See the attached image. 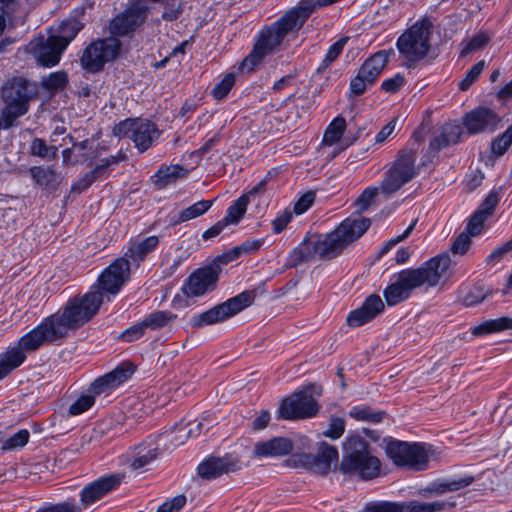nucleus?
Returning a JSON list of instances; mask_svg holds the SVG:
<instances>
[{
	"instance_id": "obj_1",
	"label": "nucleus",
	"mask_w": 512,
	"mask_h": 512,
	"mask_svg": "<svg viewBox=\"0 0 512 512\" xmlns=\"http://www.w3.org/2000/svg\"><path fill=\"white\" fill-rule=\"evenodd\" d=\"M450 263L448 255H438L416 269L400 271L395 281L384 290L387 304L389 306L397 305L406 300L414 289L423 285L436 286L447 275Z\"/></svg>"
},
{
	"instance_id": "obj_2",
	"label": "nucleus",
	"mask_w": 512,
	"mask_h": 512,
	"mask_svg": "<svg viewBox=\"0 0 512 512\" xmlns=\"http://www.w3.org/2000/svg\"><path fill=\"white\" fill-rule=\"evenodd\" d=\"M103 303V293L94 286L83 295L70 298L57 313L50 315L51 320L63 339L69 331H74L89 322Z\"/></svg>"
},
{
	"instance_id": "obj_3",
	"label": "nucleus",
	"mask_w": 512,
	"mask_h": 512,
	"mask_svg": "<svg viewBox=\"0 0 512 512\" xmlns=\"http://www.w3.org/2000/svg\"><path fill=\"white\" fill-rule=\"evenodd\" d=\"M370 226L367 218H347L339 226L313 244V250L320 259H332L352 242L360 238Z\"/></svg>"
},
{
	"instance_id": "obj_4",
	"label": "nucleus",
	"mask_w": 512,
	"mask_h": 512,
	"mask_svg": "<svg viewBox=\"0 0 512 512\" xmlns=\"http://www.w3.org/2000/svg\"><path fill=\"white\" fill-rule=\"evenodd\" d=\"M340 470L343 473L356 474L364 480L375 478L380 473V461L371 455L368 443L356 436L349 438L346 453L342 458Z\"/></svg>"
},
{
	"instance_id": "obj_5",
	"label": "nucleus",
	"mask_w": 512,
	"mask_h": 512,
	"mask_svg": "<svg viewBox=\"0 0 512 512\" xmlns=\"http://www.w3.org/2000/svg\"><path fill=\"white\" fill-rule=\"evenodd\" d=\"M31 98L32 93L26 79L13 77L5 82L1 89V100L4 104L1 120L4 122V129L10 128L16 119L28 112Z\"/></svg>"
},
{
	"instance_id": "obj_6",
	"label": "nucleus",
	"mask_w": 512,
	"mask_h": 512,
	"mask_svg": "<svg viewBox=\"0 0 512 512\" xmlns=\"http://www.w3.org/2000/svg\"><path fill=\"white\" fill-rule=\"evenodd\" d=\"M121 50V41L111 34L88 44L81 52L79 64L86 73L97 74L104 70L106 64L116 60Z\"/></svg>"
},
{
	"instance_id": "obj_7",
	"label": "nucleus",
	"mask_w": 512,
	"mask_h": 512,
	"mask_svg": "<svg viewBox=\"0 0 512 512\" xmlns=\"http://www.w3.org/2000/svg\"><path fill=\"white\" fill-rule=\"evenodd\" d=\"M320 394L321 390L314 385H308L295 391L281 402L277 411L278 418L295 420L314 417L320 408L315 395L319 396Z\"/></svg>"
},
{
	"instance_id": "obj_8",
	"label": "nucleus",
	"mask_w": 512,
	"mask_h": 512,
	"mask_svg": "<svg viewBox=\"0 0 512 512\" xmlns=\"http://www.w3.org/2000/svg\"><path fill=\"white\" fill-rule=\"evenodd\" d=\"M112 133L119 138H129L140 153L150 149L161 135L154 122L142 118L125 119L113 127Z\"/></svg>"
},
{
	"instance_id": "obj_9",
	"label": "nucleus",
	"mask_w": 512,
	"mask_h": 512,
	"mask_svg": "<svg viewBox=\"0 0 512 512\" xmlns=\"http://www.w3.org/2000/svg\"><path fill=\"white\" fill-rule=\"evenodd\" d=\"M416 159V152L412 150L404 149L398 152L380 185L384 195L390 196L396 193L417 175Z\"/></svg>"
},
{
	"instance_id": "obj_10",
	"label": "nucleus",
	"mask_w": 512,
	"mask_h": 512,
	"mask_svg": "<svg viewBox=\"0 0 512 512\" xmlns=\"http://www.w3.org/2000/svg\"><path fill=\"white\" fill-rule=\"evenodd\" d=\"M254 300L253 291H244L205 312L193 315L189 323L193 328H201L223 322L250 306Z\"/></svg>"
},
{
	"instance_id": "obj_11",
	"label": "nucleus",
	"mask_w": 512,
	"mask_h": 512,
	"mask_svg": "<svg viewBox=\"0 0 512 512\" xmlns=\"http://www.w3.org/2000/svg\"><path fill=\"white\" fill-rule=\"evenodd\" d=\"M75 36L76 34H72L70 37L50 34L45 38L39 34L29 43L27 49L40 66L51 68L60 62L63 52Z\"/></svg>"
},
{
	"instance_id": "obj_12",
	"label": "nucleus",
	"mask_w": 512,
	"mask_h": 512,
	"mask_svg": "<svg viewBox=\"0 0 512 512\" xmlns=\"http://www.w3.org/2000/svg\"><path fill=\"white\" fill-rule=\"evenodd\" d=\"M385 451L392 462L399 467H408L416 471L428 468V454L423 444L408 443L390 439Z\"/></svg>"
},
{
	"instance_id": "obj_13",
	"label": "nucleus",
	"mask_w": 512,
	"mask_h": 512,
	"mask_svg": "<svg viewBox=\"0 0 512 512\" xmlns=\"http://www.w3.org/2000/svg\"><path fill=\"white\" fill-rule=\"evenodd\" d=\"M285 34H259L253 49L234 66L240 74H251L260 66L265 57L280 51L283 47Z\"/></svg>"
},
{
	"instance_id": "obj_14",
	"label": "nucleus",
	"mask_w": 512,
	"mask_h": 512,
	"mask_svg": "<svg viewBox=\"0 0 512 512\" xmlns=\"http://www.w3.org/2000/svg\"><path fill=\"white\" fill-rule=\"evenodd\" d=\"M62 340L61 333L50 316H48L35 328L20 337L15 344L27 355V353L37 351L45 343L55 344L60 343Z\"/></svg>"
},
{
	"instance_id": "obj_15",
	"label": "nucleus",
	"mask_w": 512,
	"mask_h": 512,
	"mask_svg": "<svg viewBox=\"0 0 512 512\" xmlns=\"http://www.w3.org/2000/svg\"><path fill=\"white\" fill-rule=\"evenodd\" d=\"M132 269L130 260L119 257L103 270L98 277V285H94V287L102 293L116 295L123 285L129 281Z\"/></svg>"
},
{
	"instance_id": "obj_16",
	"label": "nucleus",
	"mask_w": 512,
	"mask_h": 512,
	"mask_svg": "<svg viewBox=\"0 0 512 512\" xmlns=\"http://www.w3.org/2000/svg\"><path fill=\"white\" fill-rule=\"evenodd\" d=\"M338 457L337 449L323 442L320 444L316 455L307 453L295 454L290 461L296 467H303L318 474H326L330 471L331 465L337 463Z\"/></svg>"
},
{
	"instance_id": "obj_17",
	"label": "nucleus",
	"mask_w": 512,
	"mask_h": 512,
	"mask_svg": "<svg viewBox=\"0 0 512 512\" xmlns=\"http://www.w3.org/2000/svg\"><path fill=\"white\" fill-rule=\"evenodd\" d=\"M219 271L218 265L197 269L186 279L181 292L188 296L199 297L212 291L218 281Z\"/></svg>"
},
{
	"instance_id": "obj_18",
	"label": "nucleus",
	"mask_w": 512,
	"mask_h": 512,
	"mask_svg": "<svg viewBox=\"0 0 512 512\" xmlns=\"http://www.w3.org/2000/svg\"><path fill=\"white\" fill-rule=\"evenodd\" d=\"M396 46L405 64H411L424 58L430 49L429 34H401Z\"/></svg>"
},
{
	"instance_id": "obj_19",
	"label": "nucleus",
	"mask_w": 512,
	"mask_h": 512,
	"mask_svg": "<svg viewBox=\"0 0 512 512\" xmlns=\"http://www.w3.org/2000/svg\"><path fill=\"white\" fill-rule=\"evenodd\" d=\"M135 368L131 363H123L113 371L97 378L89 388V394L95 396L108 394L111 390L128 380L134 373Z\"/></svg>"
},
{
	"instance_id": "obj_20",
	"label": "nucleus",
	"mask_w": 512,
	"mask_h": 512,
	"mask_svg": "<svg viewBox=\"0 0 512 512\" xmlns=\"http://www.w3.org/2000/svg\"><path fill=\"white\" fill-rule=\"evenodd\" d=\"M121 477L115 474L104 476L85 486L80 492V500L84 506L93 504L109 492L116 489Z\"/></svg>"
},
{
	"instance_id": "obj_21",
	"label": "nucleus",
	"mask_w": 512,
	"mask_h": 512,
	"mask_svg": "<svg viewBox=\"0 0 512 512\" xmlns=\"http://www.w3.org/2000/svg\"><path fill=\"white\" fill-rule=\"evenodd\" d=\"M239 463L230 455L223 457H209L198 465V475L205 480L215 479L223 474L234 472Z\"/></svg>"
},
{
	"instance_id": "obj_22",
	"label": "nucleus",
	"mask_w": 512,
	"mask_h": 512,
	"mask_svg": "<svg viewBox=\"0 0 512 512\" xmlns=\"http://www.w3.org/2000/svg\"><path fill=\"white\" fill-rule=\"evenodd\" d=\"M499 122L498 115L488 108L475 109L464 119L465 127L471 134L492 132L497 128Z\"/></svg>"
},
{
	"instance_id": "obj_23",
	"label": "nucleus",
	"mask_w": 512,
	"mask_h": 512,
	"mask_svg": "<svg viewBox=\"0 0 512 512\" xmlns=\"http://www.w3.org/2000/svg\"><path fill=\"white\" fill-rule=\"evenodd\" d=\"M384 310V303L379 295H370L361 307L351 311L347 316L350 327H359L374 319Z\"/></svg>"
},
{
	"instance_id": "obj_24",
	"label": "nucleus",
	"mask_w": 512,
	"mask_h": 512,
	"mask_svg": "<svg viewBox=\"0 0 512 512\" xmlns=\"http://www.w3.org/2000/svg\"><path fill=\"white\" fill-rule=\"evenodd\" d=\"M158 245L159 238L155 235L144 238L138 237L129 242L127 251L122 257L130 260V266L136 269Z\"/></svg>"
},
{
	"instance_id": "obj_25",
	"label": "nucleus",
	"mask_w": 512,
	"mask_h": 512,
	"mask_svg": "<svg viewBox=\"0 0 512 512\" xmlns=\"http://www.w3.org/2000/svg\"><path fill=\"white\" fill-rule=\"evenodd\" d=\"M293 442L286 437H274L254 444L255 458H273L288 455L293 450Z\"/></svg>"
},
{
	"instance_id": "obj_26",
	"label": "nucleus",
	"mask_w": 512,
	"mask_h": 512,
	"mask_svg": "<svg viewBox=\"0 0 512 512\" xmlns=\"http://www.w3.org/2000/svg\"><path fill=\"white\" fill-rule=\"evenodd\" d=\"M474 480L475 478L470 475L437 479L423 488L421 494L423 496H440L449 492H456L468 487Z\"/></svg>"
},
{
	"instance_id": "obj_27",
	"label": "nucleus",
	"mask_w": 512,
	"mask_h": 512,
	"mask_svg": "<svg viewBox=\"0 0 512 512\" xmlns=\"http://www.w3.org/2000/svg\"><path fill=\"white\" fill-rule=\"evenodd\" d=\"M395 56L393 49H384L374 53L360 67L358 72L368 83H374L379 78L383 68Z\"/></svg>"
},
{
	"instance_id": "obj_28",
	"label": "nucleus",
	"mask_w": 512,
	"mask_h": 512,
	"mask_svg": "<svg viewBox=\"0 0 512 512\" xmlns=\"http://www.w3.org/2000/svg\"><path fill=\"white\" fill-rule=\"evenodd\" d=\"M163 436L150 438L134 449L131 466L133 469H143L149 466L158 457L160 451V441Z\"/></svg>"
},
{
	"instance_id": "obj_29",
	"label": "nucleus",
	"mask_w": 512,
	"mask_h": 512,
	"mask_svg": "<svg viewBox=\"0 0 512 512\" xmlns=\"http://www.w3.org/2000/svg\"><path fill=\"white\" fill-rule=\"evenodd\" d=\"M188 170L181 165H162L151 177L154 186L163 189L187 176Z\"/></svg>"
},
{
	"instance_id": "obj_30",
	"label": "nucleus",
	"mask_w": 512,
	"mask_h": 512,
	"mask_svg": "<svg viewBox=\"0 0 512 512\" xmlns=\"http://www.w3.org/2000/svg\"><path fill=\"white\" fill-rule=\"evenodd\" d=\"M26 358L27 355L15 343L8 346L0 354V380L20 367L26 361Z\"/></svg>"
},
{
	"instance_id": "obj_31",
	"label": "nucleus",
	"mask_w": 512,
	"mask_h": 512,
	"mask_svg": "<svg viewBox=\"0 0 512 512\" xmlns=\"http://www.w3.org/2000/svg\"><path fill=\"white\" fill-rule=\"evenodd\" d=\"M400 504L402 512H442L455 507V502L448 501L421 502L411 500Z\"/></svg>"
},
{
	"instance_id": "obj_32",
	"label": "nucleus",
	"mask_w": 512,
	"mask_h": 512,
	"mask_svg": "<svg viewBox=\"0 0 512 512\" xmlns=\"http://www.w3.org/2000/svg\"><path fill=\"white\" fill-rule=\"evenodd\" d=\"M142 21L137 10H127L110 22V32H131Z\"/></svg>"
},
{
	"instance_id": "obj_33",
	"label": "nucleus",
	"mask_w": 512,
	"mask_h": 512,
	"mask_svg": "<svg viewBox=\"0 0 512 512\" xmlns=\"http://www.w3.org/2000/svg\"><path fill=\"white\" fill-rule=\"evenodd\" d=\"M508 329H512V318L500 317L497 319L486 320L483 323L472 327L471 333L473 336L479 337Z\"/></svg>"
},
{
	"instance_id": "obj_34",
	"label": "nucleus",
	"mask_w": 512,
	"mask_h": 512,
	"mask_svg": "<svg viewBox=\"0 0 512 512\" xmlns=\"http://www.w3.org/2000/svg\"><path fill=\"white\" fill-rule=\"evenodd\" d=\"M29 172L33 180L44 188H53L59 183V175L51 166H33Z\"/></svg>"
},
{
	"instance_id": "obj_35",
	"label": "nucleus",
	"mask_w": 512,
	"mask_h": 512,
	"mask_svg": "<svg viewBox=\"0 0 512 512\" xmlns=\"http://www.w3.org/2000/svg\"><path fill=\"white\" fill-rule=\"evenodd\" d=\"M177 319V315L167 310H157L143 318V325L146 329L159 330Z\"/></svg>"
},
{
	"instance_id": "obj_36",
	"label": "nucleus",
	"mask_w": 512,
	"mask_h": 512,
	"mask_svg": "<svg viewBox=\"0 0 512 512\" xmlns=\"http://www.w3.org/2000/svg\"><path fill=\"white\" fill-rule=\"evenodd\" d=\"M313 244V242L303 240L291 251L288 258V265L291 267H297L304 262H308L313 255H316L313 250Z\"/></svg>"
},
{
	"instance_id": "obj_37",
	"label": "nucleus",
	"mask_w": 512,
	"mask_h": 512,
	"mask_svg": "<svg viewBox=\"0 0 512 512\" xmlns=\"http://www.w3.org/2000/svg\"><path fill=\"white\" fill-rule=\"evenodd\" d=\"M248 203L249 197L247 195H242L237 200H235L227 208L226 215L223 218L225 223L227 225L239 223L246 213Z\"/></svg>"
},
{
	"instance_id": "obj_38",
	"label": "nucleus",
	"mask_w": 512,
	"mask_h": 512,
	"mask_svg": "<svg viewBox=\"0 0 512 512\" xmlns=\"http://www.w3.org/2000/svg\"><path fill=\"white\" fill-rule=\"evenodd\" d=\"M345 128V119L340 116L336 117L326 128L323 136V143L329 146L339 143L342 139Z\"/></svg>"
},
{
	"instance_id": "obj_39",
	"label": "nucleus",
	"mask_w": 512,
	"mask_h": 512,
	"mask_svg": "<svg viewBox=\"0 0 512 512\" xmlns=\"http://www.w3.org/2000/svg\"><path fill=\"white\" fill-rule=\"evenodd\" d=\"M349 416L358 421H367L376 424L383 420L385 412L375 411L366 405H357L350 409Z\"/></svg>"
},
{
	"instance_id": "obj_40",
	"label": "nucleus",
	"mask_w": 512,
	"mask_h": 512,
	"mask_svg": "<svg viewBox=\"0 0 512 512\" xmlns=\"http://www.w3.org/2000/svg\"><path fill=\"white\" fill-rule=\"evenodd\" d=\"M214 200L198 201L179 213L178 221L186 222L205 214L213 205Z\"/></svg>"
},
{
	"instance_id": "obj_41",
	"label": "nucleus",
	"mask_w": 512,
	"mask_h": 512,
	"mask_svg": "<svg viewBox=\"0 0 512 512\" xmlns=\"http://www.w3.org/2000/svg\"><path fill=\"white\" fill-rule=\"evenodd\" d=\"M68 84V75L65 71H56L50 73L47 77L41 81L43 89L54 93L58 90L64 89Z\"/></svg>"
},
{
	"instance_id": "obj_42",
	"label": "nucleus",
	"mask_w": 512,
	"mask_h": 512,
	"mask_svg": "<svg viewBox=\"0 0 512 512\" xmlns=\"http://www.w3.org/2000/svg\"><path fill=\"white\" fill-rule=\"evenodd\" d=\"M86 16L83 9H75L73 13L66 18L60 26L62 32H80L85 28Z\"/></svg>"
},
{
	"instance_id": "obj_43",
	"label": "nucleus",
	"mask_w": 512,
	"mask_h": 512,
	"mask_svg": "<svg viewBox=\"0 0 512 512\" xmlns=\"http://www.w3.org/2000/svg\"><path fill=\"white\" fill-rule=\"evenodd\" d=\"M347 41L348 37H342L329 47L324 59L322 60L320 66L317 68L318 73L325 71L338 58V56L342 53Z\"/></svg>"
},
{
	"instance_id": "obj_44",
	"label": "nucleus",
	"mask_w": 512,
	"mask_h": 512,
	"mask_svg": "<svg viewBox=\"0 0 512 512\" xmlns=\"http://www.w3.org/2000/svg\"><path fill=\"white\" fill-rule=\"evenodd\" d=\"M29 437V431L26 429H21L6 440H4L3 437L2 441L0 442L2 443L1 449L3 451H11L22 448L28 443Z\"/></svg>"
},
{
	"instance_id": "obj_45",
	"label": "nucleus",
	"mask_w": 512,
	"mask_h": 512,
	"mask_svg": "<svg viewBox=\"0 0 512 512\" xmlns=\"http://www.w3.org/2000/svg\"><path fill=\"white\" fill-rule=\"evenodd\" d=\"M81 506L75 500H67L59 503H44L35 512H81Z\"/></svg>"
},
{
	"instance_id": "obj_46",
	"label": "nucleus",
	"mask_w": 512,
	"mask_h": 512,
	"mask_svg": "<svg viewBox=\"0 0 512 512\" xmlns=\"http://www.w3.org/2000/svg\"><path fill=\"white\" fill-rule=\"evenodd\" d=\"M235 80L234 72L227 73L212 89L213 97L217 100L225 99L234 86Z\"/></svg>"
},
{
	"instance_id": "obj_47",
	"label": "nucleus",
	"mask_w": 512,
	"mask_h": 512,
	"mask_svg": "<svg viewBox=\"0 0 512 512\" xmlns=\"http://www.w3.org/2000/svg\"><path fill=\"white\" fill-rule=\"evenodd\" d=\"M512 144V125L499 135L491 144V151L496 156H502Z\"/></svg>"
},
{
	"instance_id": "obj_48",
	"label": "nucleus",
	"mask_w": 512,
	"mask_h": 512,
	"mask_svg": "<svg viewBox=\"0 0 512 512\" xmlns=\"http://www.w3.org/2000/svg\"><path fill=\"white\" fill-rule=\"evenodd\" d=\"M489 42L487 34H476L472 38H466L463 41L461 55H469L482 49Z\"/></svg>"
},
{
	"instance_id": "obj_49",
	"label": "nucleus",
	"mask_w": 512,
	"mask_h": 512,
	"mask_svg": "<svg viewBox=\"0 0 512 512\" xmlns=\"http://www.w3.org/2000/svg\"><path fill=\"white\" fill-rule=\"evenodd\" d=\"M486 67V62L481 60L474 64L467 72L462 81L459 82V89L462 91L467 90L481 75Z\"/></svg>"
},
{
	"instance_id": "obj_50",
	"label": "nucleus",
	"mask_w": 512,
	"mask_h": 512,
	"mask_svg": "<svg viewBox=\"0 0 512 512\" xmlns=\"http://www.w3.org/2000/svg\"><path fill=\"white\" fill-rule=\"evenodd\" d=\"M435 22L436 20L431 16L423 15L412 21L405 32H429L430 30L436 28Z\"/></svg>"
},
{
	"instance_id": "obj_51",
	"label": "nucleus",
	"mask_w": 512,
	"mask_h": 512,
	"mask_svg": "<svg viewBox=\"0 0 512 512\" xmlns=\"http://www.w3.org/2000/svg\"><path fill=\"white\" fill-rule=\"evenodd\" d=\"M488 219V217L482 211H475L469 221L467 223L465 231L468 232L471 236L479 235L483 230L484 222Z\"/></svg>"
},
{
	"instance_id": "obj_52",
	"label": "nucleus",
	"mask_w": 512,
	"mask_h": 512,
	"mask_svg": "<svg viewBox=\"0 0 512 512\" xmlns=\"http://www.w3.org/2000/svg\"><path fill=\"white\" fill-rule=\"evenodd\" d=\"M345 431V421L342 418L331 416L329 419V426L326 431L323 432L325 437L331 439L340 438Z\"/></svg>"
},
{
	"instance_id": "obj_53",
	"label": "nucleus",
	"mask_w": 512,
	"mask_h": 512,
	"mask_svg": "<svg viewBox=\"0 0 512 512\" xmlns=\"http://www.w3.org/2000/svg\"><path fill=\"white\" fill-rule=\"evenodd\" d=\"M363 512H402V510L400 503L383 501L367 504Z\"/></svg>"
},
{
	"instance_id": "obj_54",
	"label": "nucleus",
	"mask_w": 512,
	"mask_h": 512,
	"mask_svg": "<svg viewBox=\"0 0 512 512\" xmlns=\"http://www.w3.org/2000/svg\"><path fill=\"white\" fill-rule=\"evenodd\" d=\"M95 399L93 395L87 394L80 396L75 402L69 407V413L71 415H79L87 411L94 404Z\"/></svg>"
},
{
	"instance_id": "obj_55",
	"label": "nucleus",
	"mask_w": 512,
	"mask_h": 512,
	"mask_svg": "<svg viewBox=\"0 0 512 512\" xmlns=\"http://www.w3.org/2000/svg\"><path fill=\"white\" fill-rule=\"evenodd\" d=\"M124 156L119 153L117 156H110L109 158L103 159L100 164L96 165L95 168L90 171L95 177L100 178L108 174V168L112 165L118 164Z\"/></svg>"
},
{
	"instance_id": "obj_56",
	"label": "nucleus",
	"mask_w": 512,
	"mask_h": 512,
	"mask_svg": "<svg viewBox=\"0 0 512 512\" xmlns=\"http://www.w3.org/2000/svg\"><path fill=\"white\" fill-rule=\"evenodd\" d=\"M293 218V212L285 209L279 212L274 220H272V229L275 234L281 233Z\"/></svg>"
},
{
	"instance_id": "obj_57",
	"label": "nucleus",
	"mask_w": 512,
	"mask_h": 512,
	"mask_svg": "<svg viewBox=\"0 0 512 512\" xmlns=\"http://www.w3.org/2000/svg\"><path fill=\"white\" fill-rule=\"evenodd\" d=\"M379 189L380 188L370 186L361 193L357 199V206L361 211H365L369 208L377 196Z\"/></svg>"
},
{
	"instance_id": "obj_58",
	"label": "nucleus",
	"mask_w": 512,
	"mask_h": 512,
	"mask_svg": "<svg viewBox=\"0 0 512 512\" xmlns=\"http://www.w3.org/2000/svg\"><path fill=\"white\" fill-rule=\"evenodd\" d=\"M373 85L374 83H368L365 78L360 75V72H358L357 75L350 81L349 91L354 96H360Z\"/></svg>"
},
{
	"instance_id": "obj_59",
	"label": "nucleus",
	"mask_w": 512,
	"mask_h": 512,
	"mask_svg": "<svg viewBox=\"0 0 512 512\" xmlns=\"http://www.w3.org/2000/svg\"><path fill=\"white\" fill-rule=\"evenodd\" d=\"M52 150V156L55 157L57 153L56 147H48L44 140L36 138L31 143V153L41 158L49 157V152Z\"/></svg>"
},
{
	"instance_id": "obj_60",
	"label": "nucleus",
	"mask_w": 512,
	"mask_h": 512,
	"mask_svg": "<svg viewBox=\"0 0 512 512\" xmlns=\"http://www.w3.org/2000/svg\"><path fill=\"white\" fill-rule=\"evenodd\" d=\"M185 504L186 497L184 495H177L170 501H166L160 505L156 512H179Z\"/></svg>"
},
{
	"instance_id": "obj_61",
	"label": "nucleus",
	"mask_w": 512,
	"mask_h": 512,
	"mask_svg": "<svg viewBox=\"0 0 512 512\" xmlns=\"http://www.w3.org/2000/svg\"><path fill=\"white\" fill-rule=\"evenodd\" d=\"M316 198L315 192L308 191L303 194L294 205V212L297 215L303 214L306 212L314 203Z\"/></svg>"
},
{
	"instance_id": "obj_62",
	"label": "nucleus",
	"mask_w": 512,
	"mask_h": 512,
	"mask_svg": "<svg viewBox=\"0 0 512 512\" xmlns=\"http://www.w3.org/2000/svg\"><path fill=\"white\" fill-rule=\"evenodd\" d=\"M146 331V327L143 325V320L132 325L131 327L127 328L123 333L121 334V338L124 341L132 342L144 335Z\"/></svg>"
},
{
	"instance_id": "obj_63",
	"label": "nucleus",
	"mask_w": 512,
	"mask_h": 512,
	"mask_svg": "<svg viewBox=\"0 0 512 512\" xmlns=\"http://www.w3.org/2000/svg\"><path fill=\"white\" fill-rule=\"evenodd\" d=\"M95 180L96 177L91 172H87L73 182L71 192L82 193L87 190Z\"/></svg>"
},
{
	"instance_id": "obj_64",
	"label": "nucleus",
	"mask_w": 512,
	"mask_h": 512,
	"mask_svg": "<svg viewBox=\"0 0 512 512\" xmlns=\"http://www.w3.org/2000/svg\"><path fill=\"white\" fill-rule=\"evenodd\" d=\"M512 250V238L503 244L502 246L494 249L487 257H486V263L488 265H494L497 262H499L503 255L509 251Z\"/></svg>"
}]
</instances>
